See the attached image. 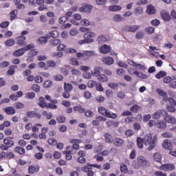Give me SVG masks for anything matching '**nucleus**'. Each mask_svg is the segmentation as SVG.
Returning a JSON list of instances; mask_svg holds the SVG:
<instances>
[{"label": "nucleus", "instance_id": "1", "mask_svg": "<svg viewBox=\"0 0 176 176\" xmlns=\"http://www.w3.org/2000/svg\"><path fill=\"white\" fill-rule=\"evenodd\" d=\"M143 142L145 146H148V151H152L156 146L152 140V134L151 133H147L144 135Z\"/></svg>", "mask_w": 176, "mask_h": 176}, {"label": "nucleus", "instance_id": "2", "mask_svg": "<svg viewBox=\"0 0 176 176\" xmlns=\"http://www.w3.org/2000/svg\"><path fill=\"white\" fill-rule=\"evenodd\" d=\"M166 116H167V111L164 109H160L152 114V118L153 119H155V120H157L160 119V118H164Z\"/></svg>", "mask_w": 176, "mask_h": 176}, {"label": "nucleus", "instance_id": "3", "mask_svg": "<svg viewBox=\"0 0 176 176\" xmlns=\"http://www.w3.org/2000/svg\"><path fill=\"white\" fill-rule=\"evenodd\" d=\"M95 36V32H88L84 34L83 38L84 39L87 40V43H93V42H94V39H93L92 38H94Z\"/></svg>", "mask_w": 176, "mask_h": 176}, {"label": "nucleus", "instance_id": "4", "mask_svg": "<svg viewBox=\"0 0 176 176\" xmlns=\"http://www.w3.org/2000/svg\"><path fill=\"white\" fill-rule=\"evenodd\" d=\"M160 170L162 171H173V170H175V165L173 164H162L160 167Z\"/></svg>", "mask_w": 176, "mask_h": 176}, {"label": "nucleus", "instance_id": "5", "mask_svg": "<svg viewBox=\"0 0 176 176\" xmlns=\"http://www.w3.org/2000/svg\"><path fill=\"white\" fill-rule=\"evenodd\" d=\"M138 163L139 166H142V167H148V166H149V161L146 160V158L144 156L138 157Z\"/></svg>", "mask_w": 176, "mask_h": 176}, {"label": "nucleus", "instance_id": "6", "mask_svg": "<svg viewBox=\"0 0 176 176\" xmlns=\"http://www.w3.org/2000/svg\"><path fill=\"white\" fill-rule=\"evenodd\" d=\"M93 9V6L90 5H86L79 8V12H82V13H91V10Z\"/></svg>", "mask_w": 176, "mask_h": 176}, {"label": "nucleus", "instance_id": "7", "mask_svg": "<svg viewBox=\"0 0 176 176\" xmlns=\"http://www.w3.org/2000/svg\"><path fill=\"white\" fill-rule=\"evenodd\" d=\"M102 72V68L100 66L94 67V70L91 71L92 76H96V78L101 75Z\"/></svg>", "mask_w": 176, "mask_h": 176}, {"label": "nucleus", "instance_id": "8", "mask_svg": "<svg viewBox=\"0 0 176 176\" xmlns=\"http://www.w3.org/2000/svg\"><path fill=\"white\" fill-rule=\"evenodd\" d=\"M156 93H157V94H159V96H161L162 97H163L164 101H166V102H167V101L168 100V98H167L168 96H167V93H166V91H164L162 89H157Z\"/></svg>", "mask_w": 176, "mask_h": 176}, {"label": "nucleus", "instance_id": "9", "mask_svg": "<svg viewBox=\"0 0 176 176\" xmlns=\"http://www.w3.org/2000/svg\"><path fill=\"white\" fill-rule=\"evenodd\" d=\"M102 61L106 65H112L113 64V58L111 56L103 57Z\"/></svg>", "mask_w": 176, "mask_h": 176}, {"label": "nucleus", "instance_id": "10", "mask_svg": "<svg viewBox=\"0 0 176 176\" xmlns=\"http://www.w3.org/2000/svg\"><path fill=\"white\" fill-rule=\"evenodd\" d=\"M161 16L164 21L168 22L171 20L170 14L167 11H162Z\"/></svg>", "mask_w": 176, "mask_h": 176}, {"label": "nucleus", "instance_id": "11", "mask_svg": "<svg viewBox=\"0 0 176 176\" xmlns=\"http://www.w3.org/2000/svg\"><path fill=\"white\" fill-rule=\"evenodd\" d=\"M100 52L103 54H107V53H109V52H111V47L107 45H104L100 48Z\"/></svg>", "mask_w": 176, "mask_h": 176}, {"label": "nucleus", "instance_id": "12", "mask_svg": "<svg viewBox=\"0 0 176 176\" xmlns=\"http://www.w3.org/2000/svg\"><path fill=\"white\" fill-rule=\"evenodd\" d=\"M26 38L24 36H21L16 38V45H19V46H25V43L24 41H25Z\"/></svg>", "mask_w": 176, "mask_h": 176}, {"label": "nucleus", "instance_id": "13", "mask_svg": "<svg viewBox=\"0 0 176 176\" xmlns=\"http://www.w3.org/2000/svg\"><path fill=\"white\" fill-rule=\"evenodd\" d=\"M164 119L165 122H167L168 123L174 124L176 122L175 118L171 116H168V113H167V115L164 117Z\"/></svg>", "mask_w": 176, "mask_h": 176}, {"label": "nucleus", "instance_id": "14", "mask_svg": "<svg viewBox=\"0 0 176 176\" xmlns=\"http://www.w3.org/2000/svg\"><path fill=\"white\" fill-rule=\"evenodd\" d=\"M162 148H164V149H168V150L171 149V140H164L162 143Z\"/></svg>", "mask_w": 176, "mask_h": 176}, {"label": "nucleus", "instance_id": "15", "mask_svg": "<svg viewBox=\"0 0 176 176\" xmlns=\"http://www.w3.org/2000/svg\"><path fill=\"white\" fill-rule=\"evenodd\" d=\"M39 171V166H30L28 168V173L29 174H34L35 173H38Z\"/></svg>", "mask_w": 176, "mask_h": 176}, {"label": "nucleus", "instance_id": "16", "mask_svg": "<svg viewBox=\"0 0 176 176\" xmlns=\"http://www.w3.org/2000/svg\"><path fill=\"white\" fill-rule=\"evenodd\" d=\"M133 74L135 75H136V76H138V78H140V79H148V76H146V74H143L141 72L135 71L133 72Z\"/></svg>", "mask_w": 176, "mask_h": 176}, {"label": "nucleus", "instance_id": "17", "mask_svg": "<svg viewBox=\"0 0 176 176\" xmlns=\"http://www.w3.org/2000/svg\"><path fill=\"white\" fill-rule=\"evenodd\" d=\"M4 111L7 115H14L16 113V109L12 107L5 108Z\"/></svg>", "mask_w": 176, "mask_h": 176}, {"label": "nucleus", "instance_id": "18", "mask_svg": "<svg viewBox=\"0 0 176 176\" xmlns=\"http://www.w3.org/2000/svg\"><path fill=\"white\" fill-rule=\"evenodd\" d=\"M47 103L45 101V98L43 96H41L38 98V105L41 107V108H45Z\"/></svg>", "mask_w": 176, "mask_h": 176}, {"label": "nucleus", "instance_id": "19", "mask_svg": "<svg viewBox=\"0 0 176 176\" xmlns=\"http://www.w3.org/2000/svg\"><path fill=\"white\" fill-rule=\"evenodd\" d=\"M157 129H166L167 127V124L164 121H157L156 124Z\"/></svg>", "mask_w": 176, "mask_h": 176}, {"label": "nucleus", "instance_id": "20", "mask_svg": "<svg viewBox=\"0 0 176 176\" xmlns=\"http://www.w3.org/2000/svg\"><path fill=\"white\" fill-rule=\"evenodd\" d=\"M24 53H25V51L24 48H22L14 52L13 56H15V57H20V56H23Z\"/></svg>", "mask_w": 176, "mask_h": 176}, {"label": "nucleus", "instance_id": "21", "mask_svg": "<svg viewBox=\"0 0 176 176\" xmlns=\"http://www.w3.org/2000/svg\"><path fill=\"white\" fill-rule=\"evenodd\" d=\"M47 38H57L58 36V32L57 30L51 31L49 34H46Z\"/></svg>", "mask_w": 176, "mask_h": 176}, {"label": "nucleus", "instance_id": "22", "mask_svg": "<svg viewBox=\"0 0 176 176\" xmlns=\"http://www.w3.org/2000/svg\"><path fill=\"white\" fill-rule=\"evenodd\" d=\"M146 12L148 14H155L156 13V9L152 5L148 6H147Z\"/></svg>", "mask_w": 176, "mask_h": 176}, {"label": "nucleus", "instance_id": "23", "mask_svg": "<svg viewBox=\"0 0 176 176\" xmlns=\"http://www.w3.org/2000/svg\"><path fill=\"white\" fill-rule=\"evenodd\" d=\"M47 39H49V37L45 35V36L39 37L37 41L41 45H45V43H47Z\"/></svg>", "mask_w": 176, "mask_h": 176}, {"label": "nucleus", "instance_id": "24", "mask_svg": "<svg viewBox=\"0 0 176 176\" xmlns=\"http://www.w3.org/2000/svg\"><path fill=\"white\" fill-rule=\"evenodd\" d=\"M94 51H85L84 52V60H87L89 57H91V56H94Z\"/></svg>", "mask_w": 176, "mask_h": 176}, {"label": "nucleus", "instance_id": "25", "mask_svg": "<svg viewBox=\"0 0 176 176\" xmlns=\"http://www.w3.org/2000/svg\"><path fill=\"white\" fill-rule=\"evenodd\" d=\"M64 90H65V91L71 92V91H72V90H74V86H72V85L70 83L65 82Z\"/></svg>", "mask_w": 176, "mask_h": 176}, {"label": "nucleus", "instance_id": "26", "mask_svg": "<svg viewBox=\"0 0 176 176\" xmlns=\"http://www.w3.org/2000/svg\"><path fill=\"white\" fill-rule=\"evenodd\" d=\"M109 10L110 12H118V10H122V7L120 6H110Z\"/></svg>", "mask_w": 176, "mask_h": 176}, {"label": "nucleus", "instance_id": "27", "mask_svg": "<svg viewBox=\"0 0 176 176\" xmlns=\"http://www.w3.org/2000/svg\"><path fill=\"white\" fill-rule=\"evenodd\" d=\"M113 144H115V145H116V146H122V145H123V144H124V140H123L122 139H120L119 138H117L115 139Z\"/></svg>", "mask_w": 176, "mask_h": 176}, {"label": "nucleus", "instance_id": "28", "mask_svg": "<svg viewBox=\"0 0 176 176\" xmlns=\"http://www.w3.org/2000/svg\"><path fill=\"white\" fill-rule=\"evenodd\" d=\"M106 116H107V118H110L111 119H116V118H118V114L111 113V111H109V110H107Z\"/></svg>", "mask_w": 176, "mask_h": 176}, {"label": "nucleus", "instance_id": "29", "mask_svg": "<svg viewBox=\"0 0 176 176\" xmlns=\"http://www.w3.org/2000/svg\"><path fill=\"white\" fill-rule=\"evenodd\" d=\"M3 144H5V145H6L8 148H12V146H13V145H14V142H13V140H9L8 139H4Z\"/></svg>", "mask_w": 176, "mask_h": 176}, {"label": "nucleus", "instance_id": "30", "mask_svg": "<svg viewBox=\"0 0 176 176\" xmlns=\"http://www.w3.org/2000/svg\"><path fill=\"white\" fill-rule=\"evenodd\" d=\"M143 12L144 9L142 8V7H138L134 10V13L135 16H141Z\"/></svg>", "mask_w": 176, "mask_h": 176}, {"label": "nucleus", "instance_id": "31", "mask_svg": "<svg viewBox=\"0 0 176 176\" xmlns=\"http://www.w3.org/2000/svg\"><path fill=\"white\" fill-rule=\"evenodd\" d=\"M153 159L158 163L162 161V154L160 153H155L153 154Z\"/></svg>", "mask_w": 176, "mask_h": 176}, {"label": "nucleus", "instance_id": "32", "mask_svg": "<svg viewBox=\"0 0 176 176\" xmlns=\"http://www.w3.org/2000/svg\"><path fill=\"white\" fill-rule=\"evenodd\" d=\"M15 152H17L18 153H19V155H24V153H25V149H24V148L21 147V146H16L14 148Z\"/></svg>", "mask_w": 176, "mask_h": 176}, {"label": "nucleus", "instance_id": "33", "mask_svg": "<svg viewBox=\"0 0 176 176\" xmlns=\"http://www.w3.org/2000/svg\"><path fill=\"white\" fill-rule=\"evenodd\" d=\"M166 75H167V73H166V72L160 71V72L155 75V78H157V79H162V78H164V76H166Z\"/></svg>", "mask_w": 176, "mask_h": 176}, {"label": "nucleus", "instance_id": "34", "mask_svg": "<svg viewBox=\"0 0 176 176\" xmlns=\"http://www.w3.org/2000/svg\"><path fill=\"white\" fill-rule=\"evenodd\" d=\"M97 79L100 80V82H108V77L104 74H100L97 76Z\"/></svg>", "mask_w": 176, "mask_h": 176}, {"label": "nucleus", "instance_id": "35", "mask_svg": "<svg viewBox=\"0 0 176 176\" xmlns=\"http://www.w3.org/2000/svg\"><path fill=\"white\" fill-rule=\"evenodd\" d=\"M137 144H138V148H144V139L142 138H138Z\"/></svg>", "mask_w": 176, "mask_h": 176}, {"label": "nucleus", "instance_id": "36", "mask_svg": "<svg viewBox=\"0 0 176 176\" xmlns=\"http://www.w3.org/2000/svg\"><path fill=\"white\" fill-rule=\"evenodd\" d=\"M108 86L110 89H113V90H118L119 89V84L116 82H109Z\"/></svg>", "mask_w": 176, "mask_h": 176}, {"label": "nucleus", "instance_id": "37", "mask_svg": "<svg viewBox=\"0 0 176 176\" xmlns=\"http://www.w3.org/2000/svg\"><path fill=\"white\" fill-rule=\"evenodd\" d=\"M120 170H121V173H122L123 174H127V173H129V169L127 168V166H126L124 164H121Z\"/></svg>", "mask_w": 176, "mask_h": 176}, {"label": "nucleus", "instance_id": "38", "mask_svg": "<svg viewBox=\"0 0 176 176\" xmlns=\"http://www.w3.org/2000/svg\"><path fill=\"white\" fill-rule=\"evenodd\" d=\"M113 21H116V23H120L123 20V17L122 15L120 14H116L113 18Z\"/></svg>", "mask_w": 176, "mask_h": 176}, {"label": "nucleus", "instance_id": "39", "mask_svg": "<svg viewBox=\"0 0 176 176\" xmlns=\"http://www.w3.org/2000/svg\"><path fill=\"white\" fill-rule=\"evenodd\" d=\"M14 69H17V65L10 66V68L8 71L7 74L8 75H14Z\"/></svg>", "mask_w": 176, "mask_h": 176}, {"label": "nucleus", "instance_id": "40", "mask_svg": "<svg viewBox=\"0 0 176 176\" xmlns=\"http://www.w3.org/2000/svg\"><path fill=\"white\" fill-rule=\"evenodd\" d=\"M52 57H56V58H61V57L64 56V54H63V52L59 51V52H55L52 53Z\"/></svg>", "mask_w": 176, "mask_h": 176}, {"label": "nucleus", "instance_id": "41", "mask_svg": "<svg viewBox=\"0 0 176 176\" xmlns=\"http://www.w3.org/2000/svg\"><path fill=\"white\" fill-rule=\"evenodd\" d=\"M97 86V82L94 80H89L87 82V87L90 89H93V87H96Z\"/></svg>", "mask_w": 176, "mask_h": 176}, {"label": "nucleus", "instance_id": "42", "mask_svg": "<svg viewBox=\"0 0 176 176\" xmlns=\"http://www.w3.org/2000/svg\"><path fill=\"white\" fill-rule=\"evenodd\" d=\"M32 90L36 93H39L41 91V87L38 84H34L32 85Z\"/></svg>", "mask_w": 176, "mask_h": 176}, {"label": "nucleus", "instance_id": "43", "mask_svg": "<svg viewBox=\"0 0 176 176\" xmlns=\"http://www.w3.org/2000/svg\"><path fill=\"white\" fill-rule=\"evenodd\" d=\"M107 127H112L113 126L114 127H118V123L115 121H108L106 122Z\"/></svg>", "mask_w": 176, "mask_h": 176}, {"label": "nucleus", "instance_id": "44", "mask_svg": "<svg viewBox=\"0 0 176 176\" xmlns=\"http://www.w3.org/2000/svg\"><path fill=\"white\" fill-rule=\"evenodd\" d=\"M45 108L47 109H57V105L53 103H47L45 105Z\"/></svg>", "mask_w": 176, "mask_h": 176}, {"label": "nucleus", "instance_id": "45", "mask_svg": "<svg viewBox=\"0 0 176 176\" xmlns=\"http://www.w3.org/2000/svg\"><path fill=\"white\" fill-rule=\"evenodd\" d=\"M61 43V41L59 39H54L50 41L51 46H58Z\"/></svg>", "mask_w": 176, "mask_h": 176}, {"label": "nucleus", "instance_id": "46", "mask_svg": "<svg viewBox=\"0 0 176 176\" xmlns=\"http://www.w3.org/2000/svg\"><path fill=\"white\" fill-rule=\"evenodd\" d=\"M144 36H145V33L141 31L138 32L135 34L136 39H142Z\"/></svg>", "mask_w": 176, "mask_h": 176}, {"label": "nucleus", "instance_id": "47", "mask_svg": "<svg viewBox=\"0 0 176 176\" xmlns=\"http://www.w3.org/2000/svg\"><path fill=\"white\" fill-rule=\"evenodd\" d=\"M74 111H78V112H79L80 113H85V112H86V109L85 108H82V107L79 106V107H74Z\"/></svg>", "mask_w": 176, "mask_h": 176}, {"label": "nucleus", "instance_id": "48", "mask_svg": "<svg viewBox=\"0 0 176 176\" xmlns=\"http://www.w3.org/2000/svg\"><path fill=\"white\" fill-rule=\"evenodd\" d=\"M65 49L67 48V45H64V44H59V45L57 47V50L58 52H65Z\"/></svg>", "mask_w": 176, "mask_h": 176}, {"label": "nucleus", "instance_id": "49", "mask_svg": "<svg viewBox=\"0 0 176 176\" xmlns=\"http://www.w3.org/2000/svg\"><path fill=\"white\" fill-rule=\"evenodd\" d=\"M82 171H84V173H89V171H90V170H93V168L91 167V165L88 164L87 166H85L82 168Z\"/></svg>", "mask_w": 176, "mask_h": 176}, {"label": "nucleus", "instance_id": "50", "mask_svg": "<svg viewBox=\"0 0 176 176\" xmlns=\"http://www.w3.org/2000/svg\"><path fill=\"white\" fill-rule=\"evenodd\" d=\"M47 64L51 68H54L57 65V63L54 60H47Z\"/></svg>", "mask_w": 176, "mask_h": 176}, {"label": "nucleus", "instance_id": "51", "mask_svg": "<svg viewBox=\"0 0 176 176\" xmlns=\"http://www.w3.org/2000/svg\"><path fill=\"white\" fill-rule=\"evenodd\" d=\"M56 120L58 123H65V117L64 116H59L56 118Z\"/></svg>", "mask_w": 176, "mask_h": 176}, {"label": "nucleus", "instance_id": "52", "mask_svg": "<svg viewBox=\"0 0 176 176\" xmlns=\"http://www.w3.org/2000/svg\"><path fill=\"white\" fill-rule=\"evenodd\" d=\"M104 138L107 142H112V135H111V134L106 133L104 134Z\"/></svg>", "mask_w": 176, "mask_h": 176}, {"label": "nucleus", "instance_id": "53", "mask_svg": "<svg viewBox=\"0 0 176 176\" xmlns=\"http://www.w3.org/2000/svg\"><path fill=\"white\" fill-rule=\"evenodd\" d=\"M140 28V26L138 25H131V32H136Z\"/></svg>", "mask_w": 176, "mask_h": 176}, {"label": "nucleus", "instance_id": "54", "mask_svg": "<svg viewBox=\"0 0 176 176\" xmlns=\"http://www.w3.org/2000/svg\"><path fill=\"white\" fill-rule=\"evenodd\" d=\"M26 98H29V100H33V98H35V93H34V92L27 93Z\"/></svg>", "mask_w": 176, "mask_h": 176}, {"label": "nucleus", "instance_id": "55", "mask_svg": "<svg viewBox=\"0 0 176 176\" xmlns=\"http://www.w3.org/2000/svg\"><path fill=\"white\" fill-rule=\"evenodd\" d=\"M85 116H87V118H93V116H94V113H92V111L91 110H87L85 112Z\"/></svg>", "mask_w": 176, "mask_h": 176}, {"label": "nucleus", "instance_id": "56", "mask_svg": "<svg viewBox=\"0 0 176 176\" xmlns=\"http://www.w3.org/2000/svg\"><path fill=\"white\" fill-rule=\"evenodd\" d=\"M94 158L96 159L97 162H102L104 160V157H102V154L101 153L96 155Z\"/></svg>", "mask_w": 176, "mask_h": 176}, {"label": "nucleus", "instance_id": "57", "mask_svg": "<svg viewBox=\"0 0 176 176\" xmlns=\"http://www.w3.org/2000/svg\"><path fill=\"white\" fill-rule=\"evenodd\" d=\"M48 144L50 145H57V140H54L53 138L48 139Z\"/></svg>", "mask_w": 176, "mask_h": 176}, {"label": "nucleus", "instance_id": "58", "mask_svg": "<svg viewBox=\"0 0 176 176\" xmlns=\"http://www.w3.org/2000/svg\"><path fill=\"white\" fill-rule=\"evenodd\" d=\"M126 137H131V135H134V131L131 129H128L125 131Z\"/></svg>", "mask_w": 176, "mask_h": 176}, {"label": "nucleus", "instance_id": "59", "mask_svg": "<svg viewBox=\"0 0 176 176\" xmlns=\"http://www.w3.org/2000/svg\"><path fill=\"white\" fill-rule=\"evenodd\" d=\"M146 32L148 34H153L155 32V28L148 27V28H146Z\"/></svg>", "mask_w": 176, "mask_h": 176}, {"label": "nucleus", "instance_id": "60", "mask_svg": "<svg viewBox=\"0 0 176 176\" xmlns=\"http://www.w3.org/2000/svg\"><path fill=\"white\" fill-rule=\"evenodd\" d=\"M81 25H85V27H87V25H90V21L87 19H82L80 21Z\"/></svg>", "mask_w": 176, "mask_h": 176}, {"label": "nucleus", "instance_id": "61", "mask_svg": "<svg viewBox=\"0 0 176 176\" xmlns=\"http://www.w3.org/2000/svg\"><path fill=\"white\" fill-rule=\"evenodd\" d=\"M52 85V81L48 80L44 82L43 86L45 89H49V87H50Z\"/></svg>", "mask_w": 176, "mask_h": 176}, {"label": "nucleus", "instance_id": "62", "mask_svg": "<svg viewBox=\"0 0 176 176\" xmlns=\"http://www.w3.org/2000/svg\"><path fill=\"white\" fill-rule=\"evenodd\" d=\"M10 65V63L8 61H3L0 63L1 68H6V67H9Z\"/></svg>", "mask_w": 176, "mask_h": 176}, {"label": "nucleus", "instance_id": "63", "mask_svg": "<svg viewBox=\"0 0 176 176\" xmlns=\"http://www.w3.org/2000/svg\"><path fill=\"white\" fill-rule=\"evenodd\" d=\"M15 42L14 40L13 39H8L6 41V44L7 46H13L14 45Z\"/></svg>", "mask_w": 176, "mask_h": 176}, {"label": "nucleus", "instance_id": "64", "mask_svg": "<svg viewBox=\"0 0 176 176\" xmlns=\"http://www.w3.org/2000/svg\"><path fill=\"white\" fill-rule=\"evenodd\" d=\"M154 175H155V176H167V174H166L162 171H155L154 173Z\"/></svg>", "mask_w": 176, "mask_h": 176}]
</instances>
